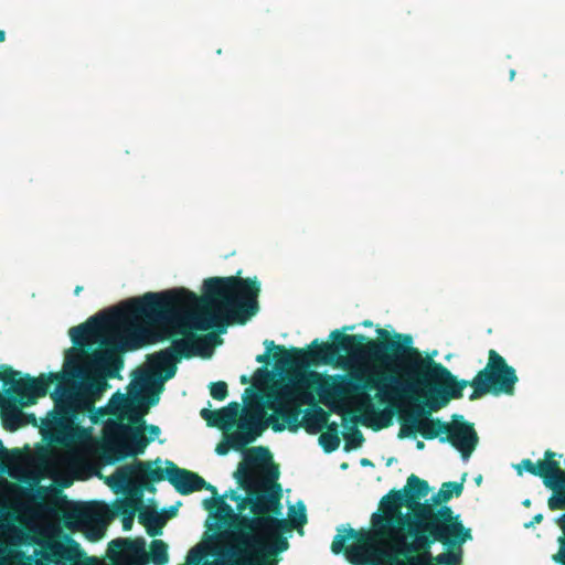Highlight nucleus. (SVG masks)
I'll use <instances>...</instances> for the list:
<instances>
[{
	"label": "nucleus",
	"mask_w": 565,
	"mask_h": 565,
	"mask_svg": "<svg viewBox=\"0 0 565 565\" xmlns=\"http://www.w3.org/2000/svg\"><path fill=\"white\" fill-rule=\"evenodd\" d=\"M202 291L200 298L185 288L146 292L127 300L120 308L90 317L75 330L98 335L125 316L141 317L148 326L158 327L157 340L172 339V343L149 355L148 363L151 376L163 385L175 375L181 359L211 355L217 335H199L194 331L214 328L224 333L233 323L244 324L259 309L260 285L256 278L210 277L203 281Z\"/></svg>",
	"instance_id": "nucleus-1"
},
{
	"label": "nucleus",
	"mask_w": 565,
	"mask_h": 565,
	"mask_svg": "<svg viewBox=\"0 0 565 565\" xmlns=\"http://www.w3.org/2000/svg\"><path fill=\"white\" fill-rule=\"evenodd\" d=\"M379 342H371L374 353H381L380 366L390 372L388 381L396 391L414 393L420 386L439 384L444 391H437V399L430 403V411L445 407L450 399L462 397L467 386L473 387L469 399L475 401L487 394L494 396L513 395L519 381L515 369L495 350L488 353L487 365L471 380H458L444 364L430 356H423L413 347V337L406 333H393L376 329Z\"/></svg>",
	"instance_id": "nucleus-2"
},
{
	"label": "nucleus",
	"mask_w": 565,
	"mask_h": 565,
	"mask_svg": "<svg viewBox=\"0 0 565 565\" xmlns=\"http://www.w3.org/2000/svg\"><path fill=\"white\" fill-rule=\"evenodd\" d=\"M390 372L383 367H360L348 374L321 375L316 371L297 373L289 379L286 387L267 402L266 406L274 411L266 426L271 425L274 431L288 429L298 431L301 427L300 415L302 404H313L312 392H316L321 402L331 411L341 413L343 409L338 404H344L355 396L365 397L370 402L369 392L384 386L383 381H388Z\"/></svg>",
	"instance_id": "nucleus-3"
},
{
	"label": "nucleus",
	"mask_w": 565,
	"mask_h": 565,
	"mask_svg": "<svg viewBox=\"0 0 565 565\" xmlns=\"http://www.w3.org/2000/svg\"><path fill=\"white\" fill-rule=\"evenodd\" d=\"M83 324L70 329L71 340L78 349H70L65 354L64 370L74 379L84 375L83 363L87 355V349L95 344H99V349L92 351V363L103 370L106 376L120 377V371L124 367L121 353L135 351L146 344L159 341L157 340V332H151L141 317L125 316L100 331L98 335L77 332L75 329Z\"/></svg>",
	"instance_id": "nucleus-4"
},
{
	"label": "nucleus",
	"mask_w": 565,
	"mask_h": 565,
	"mask_svg": "<svg viewBox=\"0 0 565 565\" xmlns=\"http://www.w3.org/2000/svg\"><path fill=\"white\" fill-rule=\"evenodd\" d=\"M355 326H344L342 330H333L330 333L332 343L319 342L318 339L313 340L308 350L291 348L287 350L282 345H276L273 340H265L264 345L266 352L256 358L258 363L268 364L269 355L273 350H276L274 360L278 367H307L309 365L329 364L335 358L340 356L341 352L347 354L369 359L380 365L381 353H374L371 348V342H379L377 340L370 339L364 334H345L344 331H352Z\"/></svg>",
	"instance_id": "nucleus-5"
},
{
	"label": "nucleus",
	"mask_w": 565,
	"mask_h": 565,
	"mask_svg": "<svg viewBox=\"0 0 565 565\" xmlns=\"http://www.w3.org/2000/svg\"><path fill=\"white\" fill-rule=\"evenodd\" d=\"M278 466L271 465L266 469L265 479L253 488L252 513L253 516H241L234 529L243 539L256 531L287 532L289 524L286 519H278L281 514V486Z\"/></svg>",
	"instance_id": "nucleus-6"
},
{
	"label": "nucleus",
	"mask_w": 565,
	"mask_h": 565,
	"mask_svg": "<svg viewBox=\"0 0 565 565\" xmlns=\"http://www.w3.org/2000/svg\"><path fill=\"white\" fill-rule=\"evenodd\" d=\"M462 490V482H444L438 492L431 497V502H424L434 508L435 511L447 510L446 515H444L443 530L437 534V540L434 541V544L440 543L448 551L433 558L436 563L435 565H458L461 561V546L472 539L470 529L463 525L460 515L456 514L450 507L445 504L452 497H459Z\"/></svg>",
	"instance_id": "nucleus-7"
},
{
	"label": "nucleus",
	"mask_w": 565,
	"mask_h": 565,
	"mask_svg": "<svg viewBox=\"0 0 565 565\" xmlns=\"http://www.w3.org/2000/svg\"><path fill=\"white\" fill-rule=\"evenodd\" d=\"M381 388H374L381 394V399L386 397H409L418 398L422 395H429V398L424 405H416L412 412L406 415H401L402 427L398 433L399 438L415 436L416 433L427 440L444 437L446 434L447 422L439 418H431L430 403L437 399V391H444L439 384H431L430 387L420 386L414 393H406L404 391H396L390 381H383Z\"/></svg>",
	"instance_id": "nucleus-8"
},
{
	"label": "nucleus",
	"mask_w": 565,
	"mask_h": 565,
	"mask_svg": "<svg viewBox=\"0 0 565 565\" xmlns=\"http://www.w3.org/2000/svg\"><path fill=\"white\" fill-rule=\"evenodd\" d=\"M55 401L56 411L52 413V417L44 423L47 429L57 434H64L73 429L75 422L79 415L89 414L93 424H97L99 416L104 415V411L95 408V396L88 387L66 388L57 385L52 394Z\"/></svg>",
	"instance_id": "nucleus-9"
},
{
	"label": "nucleus",
	"mask_w": 565,
	"mask_h": 565,
	"mask_svg": "<svg viewBox=\"0 0 565 565\" xmlns=\"http://www.w3.org/2000/svg\"><path fill=\"white\" fill-rule=\"evenodd\" d=\"M161 459L156 460H136L132 463L125 465L118 473L121 483H128L132 477L148 479L150 484L167 479L182 495L203 490L204 479L198 473L180 468L174 462L166 460V469L153 468V465H160Z\"/></svg>",
	"instance_id": "nucleus-10"
},
{
	"label": "nucleus",
	"mask_w": 565,
	"mask_h": 565,
	"mask_svg": "<svg viewBox=\"0 0 565 565\" xmlns=\"http://www.w3.org/2000/svg\"><path fill=\"white\" fill-rule=\"evenodd\" d=\"M138 390L131 391L129 395L115 393L108 405L109 413L118 418L117 422L128 419L131 424H145L143 416L150 406L159 403L162 391L161 382H157L150 373L136 382Z\"/></svg>",
	"instance_id": "nucleus-11"
},
{
	"label": "nucleus",
	"mask_w": 565,
	"mask_h": 565,
	"mask_svg": "<svg viewBox=\"0 0 565 565\" xmlns=\"http://www.w3.org/2000/svg\"><path fill=\"white\" fill-rule=\"evenodd\" d=\"M129 426L122 422H108L104 427L103 452L109 462L124 460L145 452L150 443L143 434V425Z\"/></svg>",
	"instance_id": "nucleus-12"
},
{
	"label": "nucleus",
	"mask_w": 565,
	"mask_h": 565,
	"mask_svg": "<svg viewBox=\"0 0 565 565\" xmlns=\"http://www.w3.org/2000/svg\"><path fill=\"white\" fill-rule=\"evenodd\" d=\"M20 376L21 373L11 366L0 367V381L3 385H11L8 393L21 407L35 404L39 397H44L47 394L53 382L61 380V375L56 373H43L38 377L25 375L24 379H21Z\"/></svg>",
	"instance_id": "nucleus-13"
},
{
	"label": "nucleus",
	"mask_w": 565,
	"mask_h": 565,
	"mask_svg": "<svg viewBox=\"0 0 565 565\" xmlns=\"http://www.w3.org/2000/svg\"><path fill=\"white\" fill-rule=\"evenodd\" d=\"M263 419L264 413L260 409L247 414L237 423V429L226 436V441L217 444L216 454L225 456L231 448L242 451L265 430L266 424L263 423Z\"/></svg>",
	"instance_id": "nucleus-14"
},
{
	"label": "nucleus",
	"mask_w": 565,
	"mask_h": 565,
	"mask_svg": "<svg viewBox=\"0 0 565 565\" xmlns=\"http://www.w3.org/2000/svg\"><path fill=\"white\" fill-rule=\"evenodd\" d=\"M121 467L108 479V483L115 488L121 489L130 494V498L118 500L114 503V513L116 515L135 516L139 508L143 504V491L154 492L156 487L150 484L148 479L132 477L128 483H121L118 473Z\"/></svg>",
	"instance_id": "nucleus-15"
},
{
	"label": "nucleus",
	"mask_w": 565,
	"mask_h": 565,
	"mask_svg": "<svg viewBox=\"0 0 565 565\" xmlns=\"http://www.w3.org/2000/svg\"><path fill=\"white\" fill-rule=\"evenodd\" d=\"M441 444H450L463 460H468L479 443V436L472 423L465 420L462 415L455 414L447 423L446 434L439 438Z\"/></svg>",
	"instance_id": "nucleus-16"
},
{
	"label": "nucleus",
	"mask_w": 565,
	"mask_h": 565,
	"mask_svg": "<svg viewBox=\"0 0 565 565\" xmlns=\"http://www.w3.org/2000/svg\"><path fill=\"white\" fill-rule=\"evenodd\" d=\"M247 462H242L238 466L237 471L234 473V477L239 484V487L244 490H249L256 487L253 471L250 466H267L264 468L266 471L273 463V456L268 448L266 447H256L252 449V454L247 457Z\"/></svg>",
	"instance_id": "nucleus-17"
},
{
	"label": "nucleus",
	"mask_w": 565,
	"mask_h": 565,
	"mask_svg": "<svg viewBox=\"0 0 565 565\" xmlns=\"http://www.w3.org/2000/svg\"><path fill=\"white\" fill-rule=\"evenodd\" d=\"M271 540L270 544H267L264 537L252 534L243 539V543L253 552L262 555L274 556L278 553L286 551L289 546L286 537L281 536L282 532L264 531Z\"/></svg>",
	"instance_id": "nucleus-18"
},
{
	"label": "nucleus",
	"mask_w": 565,
	"mask_h": 565,
	"mask_svg": "<svg viewBox=\"0 0 565 565\" xmlns=\"http://www.w3.org/2000/svg\"><path fill=\"white\" fill-rule=\"evenodd\" d=\"M120 554H129L140 561L142 565L147 559L146 541L142 537L135 540L116 539L108 544V556L111 559L117 558Z\"/></svg>",
	"instance_id": "nucleus-19"
},
{
	"label": "nucleus",
	"mask_w": 565,
	"mask_h": 565,
	"mask_svg": "<svg viewBox=\"0 0 565 565\" xmlns=\"http://www.w3.org/2000/svg\"><path fill=\"white\" fill-rule=\"evenodd\" d=\"M401 491L406 500V508L411 510L412 513H415V511L423 505L420 500L428 495L430 488L426 480L420 479L416 475H411Z\"/></svg>",
	"instance_id": "nucleus-20"
},
{
	"label": "nucleus",
	"mask_w": 565,
	"mask_h": 565,
	"mask_svg": "<svg viewBox=\"0 0 565 565\" xmlns=\"http://www.w3.org/2000/svg\"><path fill=\"white\" fill-rule=\"evenodd\" d=\"M238 412L239 405L234 402L228 406L216 411L203 408L201 409L200 415L204 420H206L207 426L227 429L236 423Z\"/></svg>",
	"instance_id": "nucleus-21"
},
{
	"label": "nucleus",
	"mask_w": 565,
	"mask_h": 565,
	"mask_svg": "<svg viewBox=\"0 0 565 565\" xmlns=\"http://www.w3.org/2000/svg\"><path fill=\"white\" fill-rule=\"evenodd\" d=\"M312 411H307L301 427L309 434H317L329 425V413L313 402Z\"/></svg>",
	"instance_id": "nucleus-22"
},
{
	"label": "nucleus",
	"mask_w": 565,
	"mask_h": 565,
	"mask_svg": "<svg viewBox=\"0 0 565 565\" xmlns=\"http://www.w3.org/2000/svg\"><path fill=\"white\" fill-rule=\"evenodd\" d=\"M138 520L147 529L150 536H157L161 533L163 521L156 508L143 507L139 508Z\"/></svg>",
	"instance_id": "nucleus-23"
},
{
	"label": "nucleus",
	"mask_w": 565,
	"mask_h": 565,
	"mask_svg": "<svg viewBox=\"0 0 565 565\" xmlns=\"http://www.w3.org/2000/svg\"><path fill=\"white\" fill-rule=\"evenodd\" d=\"M203 505L207 511L214 512L215 516L220 520L228 518L231 520H235L236 524L238 519L242 516L234 513L232 507L225 502L224 497L205 499Z\"/></svg>",
	"instance_id": "nucleus-24"
},
{
	"label": "nucleus",
	"mask_w": 565,
	"mask_h": 565,
	"mask_svg": "<svg viewBox=\"0 0 565 565\" xmlns=\"http://www.w3.org/2000/svg\"><path fill=\"white\" fill-rule=\"evenodd\" d=\"M319 445L324 452L335 451L340 446L339 426L335 422L330 423L319 436Z\"/></svg>",
	"instance_id": "nucleus-25"
},
{
	"label": "nucleus",
	"mask_w": 565,
	"mask_h": 565,
	"mask_svg": "<svg viewBox=\"0 0 565 565\" xmlns=\"http://www.w3.org/2000/svg\"><path fill=\"white\" fill-rule=\"evenodd\" d=\"M8 409H4L1 414L2 425L4 429L9 431H15L23 425V413L14 405L9 404Z\"/></svg>",
	"instance_id": "nucleus-26"
},
{
	"label": "nucleus",
	"mask_w": 565,
	"mask_h": 565,
	"mask_svg": "<svg viewBox=\"0 0 565 565\" xmlns=\"http://www.w3.org/2000/svg\"><path fill=\"white\" fill-rule=\"evenodd\" d=\"M289 520L288 524L289 527L287 531H290L291 529H301L303 525L308 522L307 513H306V505L302 501H298L296 505L289 507L288 510Z\"/></svg>",
	"instance_id": "nucleus-27"
},
{
	"label": "nucleus",
	"mask_w": 565,
	"mask_h": 565,
	"mask_svg": "<svg viewBox=\"0 0 565 565\" xmlns=\"http://www.w3.org/2000/svg\"><path fill=\"white\" fill-rule=\"evenodd\" d=\"M45 558L54 565H65L67 561L72 559V555L68 547L63 544H54L49 547Z\"/></svg>",
	"instance_id": "nucleus-28"
},
{
	"label": "nucleus",
	"mask_w": 565,
	"mask_h": 565,
	"mask_svg": "<svg viewBox=\"0 0 565 565\" xmlns=\"http://www.w3.org/2000/svg\"><path fill=\"white\" fill-rule=\"evenodd\" d=\"M149 557L154 565H166L169 561L168 545L161 540H153L150 545Z\"/></svg>",
	"instance_id": "nucleus-29"
},
{
	"label": "nucleus",
	"mask_w": 565,
	"mask_h": 565,
	"mask_svg": "<svg viewBox=\"0 0 565 565\" xmlns=\"http://www.w3.org/2000/svg\"><path fill=\"white\" fill-rule=\"evenodd\" d=\"M345 440V450L349 451L351 449H358L364 443V436L362 431L356 427V425H351L347 427L345 433L343 434Z\"/></svg>",
	"instance_id": "nucleus-30"
},
{
	"label": "nucleus",
	"mask_w": 565,
	"mask_h": 565,
	"mask_svg": "<svg viewBox=\"0 0 565 565\" xmlns=\"http://www.w3.org/2000/svg\"><path fill=\"white\" fill-rule=\"evenodd\" d=\"M87 358L90 359V353H88V352H87V355L85 356V360ZM89 364L92 365V367H94L98 372L99 376L92 379L87 384L83 385L82 387H88L89 391L93 392V396H95V395H98L100 392H103L106 388V386H107L106 379H109V377L104 374L103 370L96 367L92 363V360H89Z\"/></svg>",
	"instance_id": "nucleus-31"
},
{
	"label": "nucleus",
	"mask_w": 565,
	"mask_h": 565,
	"mask_svg": "<svg viewBox=\"0 0 565 565\" xmlns=\"http://www.w3.org/2000/svg\"><path fill=\"white\" fill-rule=\"evenodd\" d=\"M66 519L75 523H88L93 519V510L87 505H78L71 510Z\"/></svg>",
	"instance_id": "nucleus-32"
},
{
	"label": "nucleus",
	"mask_w": 565,
	"mask_h": 565,
	"mask_svg": "<svg viewBox=\"0 0 565 565\" xmlns=\"http://www.w3.org/2000/svg\"><path fill=\"white\" fill-rule=\"evenodd\" d=\"M210 394L216 401H224L228 395L227 384L223 381L211 383Z\"/></svg>",
	"instance_id": "nucleus-33"
},
{
	"label": "nucleus",
	"mask_w": 565,
	"mask_h": 565,
	"mask_svg": "<svg viewBox=\"0 0 565 565\" xmlns=\"http://www.w3.org/2000/svg\"><path fill=\"white\" fill-rule=\"evenodd\" d=\"M392 423V413L387 411H381L376 413V420L369 426L373 427V429L379 430L385 427H388Z\"/></svg>",
	"instance_id": "nucleus-34"
},
{
	"label": "nucleus",
	"mask_w": 565,
	"mask_h": 565,
	"mask_svg": "<svg viewBox=\"0 0 565 565\" xmlns=\"http://www.w3.org/2000/svg\"><path fill=\"white\" fill-rule=\"evenodd\" d=\"M558 526L561 527L563 535L558 537L559 550L553 556V559L556 563L565 565V524H558Z\"/></svg>",
	"instance_id": "nucleus-35"
},
{
	"label": "nucleus",
	"mask_w": 565,
	"mask_h": 565,
	"mask_svg": "<svg viewBox=\"0 0 565 565\" xmlns=\"http://www.w3.org/2000/svg\"><path fill=\"white\" fill-rule=\"evenodd\" d=\"M246 497H242L237 501V511L242 513L245 509L249 508L252 511V499H253V489L245 490Z\"/></svg>",
	"instance_id": "nucleus-36"
},
{
	"label": "nucleus",
	"mask_w": 565,
	"mask_h": 565,
	"mask_svg": "<svg viewBox=\"0 0 565 565\" xmlns=\"http://www.w3.org/2000/svg\"><path fill=\"white\" fill-rule=\"evenodd\" d=\"M19 454V450L18 449H13V450H8L3 444H2V440L0 439V459L1 460H10L11 459V456L12 455H18Z\"/></svg>",
	"instance_id": "nucleus-37"
},
{
	"label": "nucleus",
	"mask_w": 565,
	"mask_h": 565,
	"mask_svg": "<svg viewBox=\"0 0 565 565\" xmlns=\"http://www.w3.org/2000/svg\"><path fill=\"white\" fill-rule=\"evenodd\" d=\"M147 429L150 434V437L148 439L153 440L154 438H157L161 430L159 428V426L157 425H149V426H146V423L143 424V430Z\"/></svg>",
	"instance_id": "nucleus-38"
},
{
	"label": "nucleus",
	"mask_w": 565,
	"mask_h": 565,
	"mask_svg": "<svg viewBox=\"0 0 565 565\" xmlns=\"http://www.w3.org/2000/svg\"><path fill=\"white\" fill-rule=\"evenodd\" d=\"M134 519H135V516H129V515L126 516V518H121L124 531H130L131 530L132 524H134Z\"/></svg>",
	"instance_id": "nucleus-39"
},
{
	"label": "nucleus",
	"mask_w": 565,
	"mask_h": 565,
	"mask_svg": "<svg viewBox=\"0 0 565 565\" xmlns=\"http://www.w3.org/2000/svg\"><path fill=\"white\" fill-rule=\"evenodd\" d=\"M203 489L211 491V492H212V494L214 495V498H217V497H218V495H217V490H216V488H215L214 486H212V484L207 483L205 480H204V487H203Z\"/></svg>",
	"instance_id": "nucleus-40"
},
{
	"label": "nucleus",
	"mask_w": 565,
	"mask_h": 565,
	"mask_svg": "<svg viewBox=\"0 0 565 565\" xmlns=\"http://www.w3.org/2000/svg\"><path fill=\"white\" fill-rule=\"evenodd\" d=\"M223 497L224 498L228 497L232 501H235V502H237L242 498V495L237 494V492L234 490H232L228 494L227 493L224 494Z\"/></svg>",
	"instance_id": "nucleus-41"
},
{
	"label": "nucleus",
	"mask_w": 565,
	"mask_h": 565,
	"mask_svg": "<svg viewBox=\"0 0 565 565\" xmlns=\"http://www.w3.org/2000/svg\"><path fill=\"white\" fill-rule=\"evenodd\" d=\"M543 520V515L542 514H536L533 516V520L531 521L530 524H526V526H530V525H533L535 523H541Z\"/></svg>",
	"instance_id": "nucleus-42"
},
{
	"label": "nucleus",
	"mask_w": 565,
	"mask_h": 565,
	"mask_svg": "<svg viewBox=\"0 0 565 565\" xmlns=\"http://www.w3.org/2000/svg\"><path fill=\"white\" fill-rule=\"evenodd\" d=\"M416 448H417V449H424V448H425V444H424V441H417V444H416Z\"/></svg>",
	"instance_id": "nucleus-43"
},
{
	"label": "nucleus",
	"mask_w": 565,
	"mask_h": 565,
	"mask_svg": "<svg viewBox=\"0 0 565 565\" xmlns=\"http://www.w3.org/2000/svg\"><path fill=\"white\" fill-rule=\"evenodd\" d=\"M6 40V32L3 30H0V42H3Z\"/></svg>",
	"instance_id": "nucleus-44"
},
{
	"label": "nucleus",
	"mask_w": 565,
	"mask_h": 565,
	"mask_svg": "<svg viewBox=\"0 0 565 565\" xmlns=\"http://www.w3.org/2000/svg\"><path fill=\"white\" fill-rule=\"evenodd\" d=\"M372 324H373V323H372V321H370V320H364V321L362 322V326H363V327H372Z\"/></svg>",
	"instance_id": "nucleus-45"
},
{
	"label": "nucleus",
	"mask_w": 565,
	"mask_h": 565,
	"mask_svg": "<svg viewBox=\"0 0 565 565\" xmlns=\"http://www.w3.org/2000/svg\"><path fill=\"white\" fill-rule=\"evenodd\" d=\"M83 290V287L82 286H77L74 290V294L75 295H79V292Z\"/></svg>",
	"instance_id": "nucleus-46"
},
{
	"label": "nucleus",
	"mask_w": 565,
	"mask_h": 565,
	"mask_svg": "<svg viewBox=\"0 0 565 565\" xmlns=\"http://www.w3.org/2000/svg\"><path fill=\"white\" fill-rule=\"evenodd\" d=\"M92 536L94 537V540H98L100 539L102 533L98 531L97 533L92 534Z\"/></svg>",
	"instance_id": "nucleus-47"
},
{
	"label": "nucleus",
	"mask_w": 565,
	"mask_h": 565,
	"mask_svg": "<svg viewBox=\"0 0 565 565\" xmlns=\"http://www.w3.org/2000/svg\"><path fill=\"white\" fill-rule=\"evenodd\" d=\"M362 466L371 465V461L369 459H362L361 460Z\"/></svg>",
	"instance_id": "nucleus-48"
},
{
	"label": "nucleus",
	"mask_w": 565,
	"mask_h": 565,
	"mask_svg": "<svg viewBox=\"0 0 565 565\" xmlns=\"http://www.w3.org/2000/svg\"><path fill=\"white\" fill-rule=\"evenodd\" d=\"M515 76V71L514 70H511L510 71V79H513Z\"/></svg>",
	"instance_id": "nucleus-49"
},
{
	"label": "nucleus",
	"mask_w": 565,
	"mask_h": 565,
	"mask_svg": "<svg viewBox=\"0 0 565 565\" xmlns=\"http://www.w3.org/2000/svg\"><path fill=\"white\" fill-rule=\"evenodd\" d=\"M481 480H482V477H481V476H479L478 478H476V482H477L478 484H480Z\"/></svg>",
	"instance_id": "nucleus-50"
},
{
	"label": "nucleus",
	"mask_w": 565,
	"mask_h": 565,
	"mask_svg": "<svg viewBox=\"0 0 565 565\" xmlns=\"http://www.w3.org/2000/svg\"><path fill=\"white\" fill-rule=\"evenodd\" d=\"M524 505L529 507L531 504V501L529 499H526L524 502H523Z\"/></svg>",
	"instance_id": "nucleus-51"
},
{
	"label": "nucleus",
	"mask_w": 565,
	"mask_h": 565,
	"mask_svg": "<svg viewBox=\"0 0 565 565\" xmlns=\"http://www.w3.org/2000/svg\"><path fill=\"white\" fill-rule=\"evenodd\" d=\"M194 553H195V550H194V548L190 551L189 561H191V556H192Z\"/></svg>",
	"instance_id": "nucleus-52"
},
{
	"label": "nucleus",
	"mask_w": 565,
	"mask_h": 565,
	"mask_svg": "<svg viewBox=\"0 0 565 565\" xmlns=\"http://www.w3.org/2000/svg\"><path fill=\"white\" fill-rule=\"evenodd\" d=\"M242 382H243V383H246V382H247L246 376H243V377H242Z\"/></svg>",
	"instance_id": "nucleus-53"
},
{
	"label": "nucleus",
	"mask_w": 565,
	"mask_h": 565,
	"mask_svg": "<svg viewBox=\"0 0 565 565\" xmlns=\"http://www.w3.org/2000/svg\"><path fill=\"white\" fill-rule=\"evenodd\" d=\"M0 471H4V466H0Z\"/></svg>",
	"instance_id": "nucleus-54"
}]
</instances>
